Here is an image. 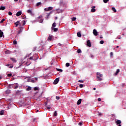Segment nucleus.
<instances>
[{
	"instance_id": "1",
	"label": "nucleus",
	"mask_w": 126,
	"mask_h": 126,
	"mask_svg": "<svg viewBox=\"0 0 126 126\" xmlns=\"http://www.w3.org/2000/svg\"><path fill=\"white\" fill-rule=\"evenodd\" d=\"M102 77H103V74H100L99 72H97L96 73V80L97 81H102L103 79H102Z\"/></svg>"
},
{
	"instance_id": "2",
	"label": "nucleus",
	"mask_w": 126,
	"mask_h": 126,
	"mask_svg": "<svg viewBox=\"0 0 126 126\" xmlns=\"http://www.w3.org/2000/svg\"><path fill=\"white\" fill-rule=\"evenodd\" d=\"M37 20L39 23H42L44 21V19L43 18V15H41L37 18Z\"/></svg>"
},
{
	"instance_id": "3",
	"label": "nucleus",
	"mask_w": 126,
	"mask_h": 126,
	"mask_svg": "<svg viewBox=\"0 0 126 126\" xmlns=\"http://www.w3.org/2000/svg\"><path fill=\"white\" fill-rule=\"evenodd\" d=\"M59 81H60V78H56L53 82V84H58L59 83Z\"/></svg>"
},
{
	"instance_id": "4",
	"label": "nucleus",
	"mask_w": 126,
	"mask_h": 126,
	"mask_svg": "<svg viewBox=\"0 0 126 126\" xmlns=\"http://www.w3.org/2000/svg\"><path fill=\"white\" fill-rule=\"evenodd\" d=\"M116 124L117 126H122V125H121L122 124V121L121 120L116 121Z\"/></svg>"
},
{
	"instance_id": "5",
	"label": "nucleus",
	"mask_w": 126,
	"mask_h": 126,
	"mask_svg": "<svg viewBox=\"0 0 126 126\" xmlns=\"http://www.w3.org/2000/svg\"><path fill=\"white\" fill-rule=\"evenodd\" d=\"M54 39V36L49 35L48 37L47 41H52Z\"/></svg>"
},
{
	"instance_id": "6",
	"label": "nucleus",
	"mask_w": 126,
	"mask_h": 126,
	"mask_svg": "<svg viewBox=\"0 0 126 126\" xmlns=\"http://www.w3.org/2000/svg\"><path fill=\"white\" fill-rule=\"evenodd\" d=\"M93 34L94 35V36H97L98 35V32H97V30L96 29H94L93 30Z\"/></svg>"
},
{
	"instance_id": "7",
	"label": "nucleus",
	"mask_w": 126,
	"mask_h": 126,
	"mask_svg": "<svg viewBox=\"0 0 126 126\" xmlns=\"http://www.w3.org/2000/svg\"><path fill=\"white\" fill-rule=\"evenodd\" d=\"M87 46H88V47H91V42L90 40L87 41Z\"/></svg>"
},
{
	"instance_id": "8",
	"label": "nucleus",
	"mask_w": 126,
	"mask_h": 126,
	"mask_svg": "<svg viewBox=\"0 0 126 126\" xmlns=\"http://www.w3.org/2000/svg\"><path fill=\"white\" fill-rule=\"evenodd\" d=\"M95 11H96V9H95V6H93L92 7L91 12H95Z\"/></svg>"
},
{
	"instance_id": "9",
	"label": "nucleus",
	"mask_w": 126,
	"mask_h": 126,
	"mask_svg": "<svg viewBox=\"0 0 126 126\" xmlns=\"http://www.w3.org/2000/svg\"><path fill=\"white\" fill-rule=\"evenodd\" d=\"M22 14V12L21 11H18L17 13H16V16H20V15H21Z\"/></svg>"
},
{
	"instance_id": "10",
	"label": "nucleus",
	"mask_w": 126,
	"mask_h": 126,
	"mask_svg": "<svg viewBox=\"0 0 126 126\" xmlns=\"http://www.w3.org/2000/svg\"><path fill=\"white\" fill-rule=\"evenodd\" d=\"M10 60H11V61H12V62H13L14 63H16V59L13 58H10Z\"/></svg>"
},
{
	"instance_id": "11",
	"label": "nucleus",
	"mask_w": 126,
	"mask_h": 126,
	"mask_svg": "<svg viewBox=\"0 0 126 126\" xmlns=\"http://www.w3.org/2000/svg\"><path fill=\"white\" fill-rule=\"evenodd\" d=\"M13 87L14 89H17V88H18V84L16 83L14 84Z\"/></svg>"
},
{
	"instance_id": "12",
	"label": "nucleus",
	"mask_w": 126,
	"mask_h": 126,
	"mask_svg": "<svg viewBox=\"0 0 126 126\" xmlns=\"http://www.w3.org/2000/svg\"><path fill=\"white\" fill-rule=\"evenodd\" d=\"M81 101H82V100L81 99H79L77 102V105H80V104H81Z\"/></svg>"
},
{
	"instance_id": "13",
	"label": "nucleus",
	"mask_w": 126,
	"mask_h": 126,
	"mask_svg": "<svg viewBox=\"0 0 126 126\" xmlns=\"http://www.w3.org/2000/svg\"><path fill=\"white\" fill-rule=\"evenodd\" d=\"M27 12H28V13H30V14H31V15H33V13H32V10H31V9H28L27 10Z\"/></svg>"
},
{
	"instance_id": "14",
	"label": "nucleus",
	"mask_w": 126,
	"mask_h": 126,
	"mask_svg": "<svg viewBox=\"0 0 126 126\" xmlns=\"http://www.w3.org/2000/svg\"><path fill=\"white\" fill-rule=\"evenodd\" d=\"M2 36H3V32L1 30H0V38H1Z\"/></svg>"
},
{
	"instance_id": "15",
	"label": "nucleus",
	"mask_w": 126,
	"mask_h": 126,
	"mask_svg": "<svg viewBox=\"0 0 126 126\" xmlns=\"http://www.w3.org/2000/svg\"><path fill=\"white\" fill-rule=\"evenodd\" d=\"M22 31H23V27H21L20 30L18 32V34H20Z\"/></svg>"
},
{
	"instance_id": "16",
	"label": "nucleus",
	"mask_w": 126,
	"mask_h": 126,
	"mask_svg": "<svg viewBox=\"0 0 126 126\" xmlns=\"http://www.w3.org/2000/svg\"><path fill=\"white\" fill-rule=\"evenodd\" d=\"M77 36L80 38L81 37V33H80V32H78L77 33Z\"/></svg>"
},
{
	"instance_id": "17",
	"label": "nucleus",
	"mask_w": 126,
	"mask_h": 126,
	"mask_svg": "<svg viewBox=\"0 0 126 126\" xmlns=\"http://www.w3.org/2000/svg\"><path fill=\"white\" fill-rule=\"evenodd\" d=\"M5 9V6H1L0 7V10H4Z\"/></svg>"
},
{
	"instance_id": "18",
	"label": "nucleus",
	"mask_w": 126,
	"mask_h": 126,
	"mask_svg": "<svg viewBox=\"0 0 126 126\" xmlns=\"http://www.w3.org/2000/svg\"><path fill=\"white\" fill-rule=\"evenodd\" d=\"M5 94H9V93H10V90H7L5 92Z\"/></svg>"
},
{
	"instance_id": "19",
	"label": "nucleus",
	"mask_w": 126,
	"mask_h": 126,
	"mask_svg": "<svg viewBox=\"0 0 126 126\" xmlns=\"http://www.w3.org/2000/svg\"><path fill=\"white\" fill-rule=\"evenodd\" d=\"M20 22L17 21V22L15 23V24L16 25V27H17L18 25H19Z\"/></svg>"
},
{
	"instance_id": "20",
	"label": "nucleus",
	"mask_w": 126,
	"mask_h": 126,
	"mask_svg": "<svg viewBox=\"0 0 126 126\" xmlns=\"http://www.w3.org/2000/svg\"><path fill=\"white\" fill-rule=\"evenodd\" d=\"M30 60H33V61H36V60H38V58L34 59V57H31L30 58Z\"/></svg>"
},
{
	"instance_id": "21",
	"label": "nucleus",
	"mask_w": 126,
	"mask_h": 126,
	"mask_svg": "<svg viewBox=\"0 0 126 126\" xmlns=\"http://www.w3.org/2000/svg\"><path fill=\"white\" fill-rule=\"evenodd\" d=\"M11 53V52H10V51L9 50H7L5 51V54H10Z\"/></svg>"
},
{
	"instance_id": "22",
	"label": "nucleus",
	"mask_w": 126,
	"mask_h": 126,
	"mask_svg": "<svg viewBox=\"0 0 126 126\" xmlns=\"http://www.w3.org/2000/svg\"><path fill=\"white\" fill-rule=\"evenodd\" d=\"M3 114H4V111L1 110L0 111V115L1 116H2V115H3Z\"/></svg>"
},
{
	"instance_id": "23",
	"label": "nucleus",
	"mask_w": 126,
	"mask_h": 126,
	"mask_svg": "<svg viewBox=\"0 0 126 126\" xmlns=\"http://www.w3.org/2000/svg\"><path fill=\"white\" fill-rule=\"evenodd\" d=\"M42 4V2H39L36 3V6H40Z\"/></svg>"
},
{
	"instance_id": "24",
	"label": "nucleus",
	"mask_w": 126,
	"mask_h": 126,
	"mask_svg": "<svg viewBox=\"0 0 126 126\" xmlns=\"http://www.w3.org/2000/svg\"><path fill=\"white\" fill-rule=\"evenodd\" d=\"M54 30V32H58V31L59 30V29L58 28H53Z\"/></svg>"
},
{
	"instance_id": "25",
	"label": "nucleus",
	"mask_w": 126,
	"mask_h": 126,
	"mask_svg": "<svg viewBox=\"0 0 126 126\" xmlns=\"http://www.w3.org/2000/svg\"><path fill=\"white\" fill-rule=\"evenodd\" d=\"M119 72H120V69H117V70H116V73H115V75H118V73H119Z\"/></svg>"
},
{
	"instance_id": "26",
	"label": "nucleus",
	"mask_w": 126,
	"mask_h": 126,
	"mask_svg": "<svg viewBox=\"0 0 126 126\" xmlns=\"http://www.w3.org/2000/svg\"><path fill=\"white\" fill-rule=\"evenodd\" d=\"M8 88H13V84H9L8 86Z\"/></svg>"
},
{
	"instance_id": "27",
	"label": "nucleus",
	"mask_w": 126,
	"mask_h": 126,
	"mask_svg": "<svg viewBox=\"0 0 126 126\" xmlns=\"http://www.w3.org/2000/svg\"><path fill=\"white\" fill-rule=\"evenodd\" d=\"M112 10H113V11H114L115 12H117V10L116 9V8H115V7H112Z\"/></svg>"
},
{
	"instance_id": "28",
	"label": "nucleus",
	"mask_w": 126,
	"mask_h": 126,
	"mask_svg": "<svg viewBox=\"0 0 126 126\" xmlns=\"http://www.w3.org/2000/svg\"><path fill=\"white\" fill-rule=\"evenodd\" d=\"M31 89H32V88H31V87H29L28 88H27V91H30Z\"/></svg>"
},
{
	"instance_id": "29",
	"label": "nucleus",
	"mask_w": 126,
	"mask_h": 126,
	"mask_svg": "<svg viewBox=\"0 0 126 126\" xmlns=\"http://www.w3.org/2000/svg\"><path fill=\"white\" fill-rule=\"evenodd\" d=\"M34 91H36L37 90H39V87H34Z\"/></svg>"
},
{
	"instance_id": "30",
	"label": "nucleus",
	"mask_w": 126,
	"mask_h": 126,
	"mask_svg": "<svg viewBox=\"0 0 126 126\" xmlns=\"http://www.w3.org/2000/svg\"><path fill=\"white\" fill-rule=\"evenodd\" d=\"M23 26H24V25H25L26 24V21H25V20H24L23 21Z\"/></svg>"
},
{
	"instance_id": "31",
	"label": "nucleus",
	"mask_w": 126,
	"mask_h": 126,
	"mask_svg": "<svg viewBox=\"0 0 126 126\" xmlns=\"http://www.w3.org/2000/svg\"><path fill=\"white\" fill-rule=\"evenodd\" d=\"M13 45H16V44H17V41L16 40H14L13 41Z\"/></svg>"
},
{
	"instance_id": "32",
	"label": "nucleus",
	"mask_w": 126,
	"mask_h": 126,
	"mask_svg": "<svg viewBox=\"0 0 126 126\" xmlns=\"http://www.w3.org/2000/svg\"><path fill=\"white\" fill-rule=\"evenodd\" d=\"M77 53L78 54H80V53H81V49H78V50L77 51Z\"/></svg>"
},
{
	"instance_id": "33",
	"label": "nucleus",
	"mask_w": 126,
	"mask_h": 126,
	"mask_svg": "<svg viewBox=\"0 0 126 126\" xmlns=\"http://www.w3.org/2000/svg\"><path fill=\"white\" fill-rule=\"evenodd\" d=\"M57 70H58V71H60V72H63V69H62L57 68Z\"/></svg>"
},
{
	"instance_id": "34",
	"label": "nucleus",
	"mask_w": 126,
	"mask_h": 126,
	"mask_svg": "<svg viewBox=\"0 0 126 126\" xmlns=\"http://www.w3.org/2000/svg\"><path fill=\"white\" fill-rule=\"evenodd\" d=\"M56 23H54L52 24V28L53 29V27H56Z\"/></svg>"
},
{
	"instance_id": "35",
	"label": "nucleus",
	"mask_w": 126,
	"mask_h": 126,
	"mask_svg": "<svg viewBox=\"0 0 126 126\" xmlns=\"http://www.w3.org/2000/svg\"><path fill=\"white\" fill-rule=\"evenodd\" d=\"M57 111H55L54 113V117H57Z\"/></svg>"
},
{
	"instance_id": "36",
	"label": "nucleus",
	"mask_w": 126,
	"mask_h": 126,
	"mask_svg": "<svg viewBox=\"0 0 126 126\" xmlns=\"http://www.w3.org/2000/svg\"><path fill=\"white\" fill-rule=\"evenodd\" d=\"M4 21H5V19H2L0 21V23H3V22Z\"/></svg>"
},
{
	"instance_id": "37",
	"label": "nucleus",
	"mask_w": 126,
	"mask_h": 126,
	"mask_svg": "<svg viewBox=\"0 0 126 126\" xmlns=\"http://www.w3.org/2000/svg\"><path fill=\"white\" fill-rule=\"evenodd\" d=\"M76 20V17H73L72 18V21H75Z\"/></svg>"
},
{
	"instance_id": "38",
	"label": "nucleus",
	"mask_w": 126,
	"mask_h": 126,
	"mask_svg": "<svg viewBox=\"0 0 126 126\" xmlns=\"http://www.w3.org/2000/svg\"><path fill=\"white\" fill-rule=\"evenodd\" d=\"M70 64H69V63H67L65 64V66L67 67H68V66H69Z\"/></svg>"
},
{
	"instance_id": "39",
	"label": "nucleus",
	"mask_w": 126,
	"mask_h": 126,
	"mask_svg": "<svg viewBox=\"0 0 126 126\" xmlns=\"http://www.w3.org/2000/svg\"><path fill=\"white\" fill-rule=\"evenodd\" d=\"M103 1L104 3H107L109 1V0H103Z\"/></svg>"
},
{
	"instance_id": "40",
	"label": "nucleus",
	"mask_w": 126,
	"mask_h": 126,
	"mask_svg": "<svg viewBox=\"0 0 126 126\" xmlns=\"http://www.w3.org/2000/svg\"><path fill=\"white\" fill-rule=\"evenodd\" d=\"M62 11L61 10H56V12L57 13H60V12H61Z\"/></svg>"
},
{
	"instance_id": "41",
	"label": "nucleus",
	"mask_w": 126,
	"mask_h": 126,
	"mask_svg": "<svg viewBox=\"0 0 126 126\" xmlns=\"http://www.w3.org/2000/svg\"><path fill=\"white\" fill-rule=\"evenodd\" d=\"M113 52H111L110 53V56L111 58H113Z\"/></svg>"
},
{
	"instance_id": "42",
	"label": "nucleus",
	"mask_w": 126,
	"mask_h": 126,
	"mask_svg": "<svg viewBox=\"0 0 126 126\" xmlns=\"http://www.w3.org/2000/svg\"><path fill=\"white\" fill-rule=\"evenodd\" d=\"M79 87L80 88H82V87H83V84H80L79 85Z\"/></svg>"
},
{
	"instance_id": "43",
	"label": "nucleus",
	"mask_w": 126,
	"mask_h": 126,
	"mask_svg": "<svg viewBox=\"0 0 126 126\" xmlns=\"http://www.w3.org/2000/svg\"><path fill=\"white\" fill-rule=\"evenodd\" d=\"M13 67V65H10L9 66V68H12Z\"/></svg>"
},
{
	"instance_id": "44",
	"label": "nucleus",
	"mask_w": 126,
	"mask_h": 126,
	"mask_svg": "<svg viewBox=\"0 0 126 126\" xmlns=\"http://www.w3.org/2000/svg\"><path fill=\"white\" fill-rule=\"evenodd\" d=\"M12 75V74H11V73L7 74V76H8V77H10V76H11Z\"/></svg>"
},
{
	"instance_id": "45",
	"label": "nucleus",
	"mask_w": 126,
	"mask_h": 126,
	"mask_svg": "<svg viewBox=\"0 0 126 126\" xmlns=\"http://www.w3.org/2000/svg\"><path fill=\"white\" fill-rule=\"evenodd\" d=\"M78 82H80L81 83H83L84 82V81H83V80H79Z\"/></svg>"
},
{
	"instance_id": "46",
	"label": "nucleus",
	"mask_w": 126,
	"mask_h": 126,
	"mask_svg": "<svg viewBox=\"0 0 126 126\" xmlns=\"http://www.w3.org/2000/svg\"><path fill=\"white\" fill-rule=\"evenodd\" d=\"M52 9H53V7H48V10H52Z\"/></svg>"
},
{
	"instance_id": "47",
	"label": "nucleus",
	"mask_w": 126,
	"mask_h": 126,
	"mask_svg": "<svg viewBox=\"0 0 126 126\" xmlns=\"http://www.w3.org/2000/svg\"><path fill=\"white\" fill-rule=\"evenodd\" d=\"M44 10L46 11H49V8H45V9H44Z\"/></svg>"
},
{
	"instance_id": "48",
	"label": "nucleus",
	"mask_w": 126,
	"mask_h": 126,
	"mask_svg": "<svg viewBox=\"0 0 126 126\" xmlns=\"http://www.w3.org/2000/svg\"><path fill=\"white\" fill-rule=\"evenodd\" d=\"M103 43H104V41L101 40V41H100V44H103Z\"/></svg>"
},
{
	"instance_id": "49",
	"label": "nucleus",
	"mask_w": 126,
	"mask_h": 126,
	"mask_svg": "<svg viewBox=\"0 0 126 126\" xmlns=\"http://www.w3.org/2000/svg\"><path fill=\"white\" fill-rule=\"evenodd\" d=\"M8 15H12V13H11V12H8Z\"/></svg>"
},
{
	"instance_id": "50",
	"label": "nucleus",
	"mask_w": 126,
	"mask_h": 126,
	"mask_svg": "<svg viewBox=\"0 0 126 126\" xmlns=\"http://www.w3.org/2000/svg\"><path fill=\"white\" fill-rule=\"evenodd\" d=\"M79 126H82V123L81 122L79 123Z\"/></svg>"
},
{
	"instance_id": "51",
	"label": "nucleus",
	"mask_w": 126,
	"mask_h": 126,
	"mask_svg": "<svg viewBox=\"0 0 126 126\" xmlns=\"http://www.w3.org/2000/svg\"><path fill=\"white\" fill-rule=\"evenodd\" d=\"M47 109H48V110H50V109H51V107H50V106H47Z\"/></svg>"
},
{
	"instance_id": "52",
	"label": "nucleus",
	"mask_w": 126,
	"mask_h": 126,
	"mask_svg": "<svg viewBox=\"0 0 126 126\" xmlns=\"http://www.w3.org/2000/svg\"><path fill=\"white\" fill-rule=\"evenodd\" d=\"M56 99H57V100H59L60 99V97L56 96Z\"/></svg>"
},
{
	"instance_id": "53",
	"label": "nucleus",
	"mask_w": 126,
	"mask_h": 126,
	"mask_svg": "<svg viewBox=\"0 0 126 126\" xmlns=\"http://www.w3.org/2000/svg\"><path fill=\"white\" fill-rule=\"evenodd\" d=\"M97 100L99 102L101 101V98H98Z\"/></svg>"
},
{
	"instance_id": "54",
	"label": "nucleus",
	"mask_w": 126,
	"mask_h": 126,
	"mask_svg": "<svg viewBox=\"0 0 126 126\" xmlns=\"http://www.w3.org/2000/svg\"><path fill=\"white\" fill-rule=\"evenodd\" d=\"M31 82H32V83H34V82H35V80H32Z\"/></svg>"
},
{
	"instance_id": "55",
	"label": "nucleus",
	"mask_w": 126,
	"mask_h": 126,
	"mask_svg": "<svg viewBox=\"0 0 126 126\" xmlns=\"http://www.w3.org/2000/svg\"><path fill=\"white\" fill-rule=\"evenodd\" d=\"M101 115H102V113H99L98 114V116H101Z\"/></svg>"
},
{
	"instance_id": "56",
	"label": "nucleus",
	"mask_w": 126,
	"mask_h": 126,
	"mask_svg": "<svg viewBox=\"0 0 126 126\" xmlns=\"http://www.w3.org/2000/svg\"><path fill=\"white\" fill-rule=\"evenodd\" d=\"M51 13H52V12H50L48 14V16H50V14H51Z\"/></svg>"
},
{
	"instance_id": "57",
	"label": "nucleus",
	"mask_w": 126,
	"mask_h": 126,
	"mask_svg": "<svg viewBox=\"0 0 126 126\" xmlns=\"http://www.w3.org/2000/svg\"><path fill=\"white\" fill-rule=\"evenodd\" d=\"M9 65H10V64H6V66H9Z\"/></svg>"
},
{
	"instance_id": "58",
	"label": "nucleus",
	"mask_w": 126,
	"mask_h": 126,
	"mask_svg": "<svg viewBox=\"0 0 126 126\" xmlns=\"http://www.w3.org/2000/svg\"><path fill=\"white\" fill-rule=\"evenodd\" d=\"M35 80H38V78H34Z\"/></svg>"
},
{
	"instance_id": "59",
	"label": "nucleus",
	"mask_w": 126,
	"mask_h": 126,
	"mask_svg": "<svg viewBox=\"0 0 126 126\" xmlns=\"http://www.w3.org/2000/svg\"><path fill=\"white\" fill-rule=\"evenodd\" d=\"M58 45L59 46H62V44H61V43H59Z\"/></svg>"
},
{
	"instance_id": "60",
	"label": "nucleus",
	"mask_w": 126,
	"mask_h": 126,
	"mask_svg": "<svg viewBox=\"0 0 126 126\" xmlns=\"http://www.w3.org/2000/svg\"><path fill=\"white\" fill-rule=\"evenodd\" d=\"M14 1H18V0H14Z\"/></svg>"
},
{
	"instance_id": "61",
	"label": "nucleus",
	"mask_w": 126,
	"mask_h": 126,
	"mask_svg": "<svg viewBox=\"0 0 126 126\" xmlns=\"http://www.w3.org/2000/svg\"><path fill=\"white\" fill-rule=\"evenodd\" d=\"M94 90H96V88H94Z\"/></svg>"
},
{
	"instance_id": "62",
	"label": "nucleus",
	"mask_w": 126,
	"mask_h": 126,
	"mask_svg": "<svg viewBox=\"0 0 126 126\" xmlns=\"http://www.w3.org/2000/svg\"><path fill=\"white\" fill-rule=\"evenodd\" d=\"M100 39H102V38H103V37L100 36Z\"/></svg>"
},
{
	"instance_id": "63",
	"label": "nucleus",
	"mask_w": 126,
	"mask_h": 126,
	"mask_svg": "<svg viewBox=\"0 0 126 126\" xmlns=\"http://www.w3.org/2000/svg\"><path fill=\"white\" fill-rule=\"evenodd\" d=\"M1 79V76H0V80Z\"/></svg>"
},
{
	"instance_id": "64",
	"label": "nucleus",
	"mask_w": 126,
	"mask_h": 126,
	"mask_svg": "<svg viewBox=\"0 0 126 126\" xmlns=\"http://www.w3.org/2000/svg\"><path fill=\"white\" fill-rule=\"evenodd\" d=\"M116 48H119V46H117L116 47Z\"/></svg>"
}]
</instances>
